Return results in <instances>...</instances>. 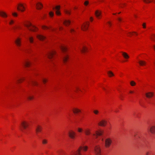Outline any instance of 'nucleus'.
Returning <instances> with one entry per match:
<instances>
[{
	"label": "nucleus",
	"mask_w": 155,
	"mask_h": 155,
	"mask_svg": "<svg viewBox=\"0 0 155 155\" xmlns=\"http://www.w3.org/2000/svg\"><path fill=\"white\" fill-rule=\"evenodd\" d=\"M88 2L87 1H85L84 3V4L85 5H87L88 4Z\"/></svg>",
	"instance_id": "nucleus-45"
},
{
	"label": "nucleus",
	"mask_w": 155,
	"mask_h": 155,
	"mask_svg": "<svg viewBox=\"0 0 155 155\" xmlns=\"http://www.w3.org/2000/svg\"><path fill=\"white\" fill-rule=\"evenodd\" d=\"M103 132V131L101 130L97 131L95 132V134H93V135L95 136L96 138H97L98 136L101 135Z\"/></svg>",
	"instance_id": "nucleus-13"
},
{
	"label": "nucleus",
	"mask_w": 155,
	"mask_h": 155,
	"mask_svg": "<svg viewBox=\"0 0 155 155\" xmlns=\"http://www.w3.org/2000/svg\"><path fill=\"white\" fill-rule=\"evenodd\" d=\"M73 111L74 113V114H77L78 113L81 112V110H80L78 109L77 108L74 109L73 110Z\"/></svg>",
	"instance_id": "nucleus-26"
},
{
	"label": "nucleus",
	"mask_w": 155,
	"mask_h": 155,
	"mask_svg": "<svg viewBox=\"0 0 155 155\" xmlns=\"http://www.w3.org/2000/svg\"><path fill=\"white\" fill-rule=\"evenodd\" d=\"M56 52L54 51H52L50 52H49L47 54L48 58L51 60L53 55Z\"/></svg>",
	"instance_id": "nucleus-5"
},
{
	"label": "nucleus",
	"mask_w": 155,
	"mask_h": 155,
	"mask_svg": "<svg viewBox=\"0 0 155 155\" xmlns=\"http://www.w3.org/2000/svg\"><path fill=\"white\" fill-rule=\"evenodd\" d=\"M47 81V80L45 79H43L42 80V81L44 83H45Z\"/></svg>",
	"instance_id": "nucleus-48"
},
{
	"label": "nucleus",
	"mask_w": 155,
	"mask_h": 155,
	"mask_svg": "<svg viewBox=\"0 0 155 155\" xmlns=\"http://www.w3.org/2000/svg\"><path fill=\"white\" fill-rule=\"evenodd\" d=\"M122 5H126L125 3H122Z\"/></svg>",
	"instance_id": "nucleus-54"
},
{
	"label": "nucleus",
	"mask_w": 155,
	"mask_h": 155,
	"mask_svg": "<svg viewBox=\"0 0 155 155\" xmlns=\"http://www.w3.org/2000/svg\"><path fill=\"white\" fill-rule=\"evenodd\" d=\"M60 47L61 50L63 52H66L67 50V48L65 46L61 45Z\"/></svg>",
	"instance_id": "nucleus-20"
},
{
	"label": "nucleus",
	"mask_w": 155,
	"mask_h": 155,
	"mask_svg": "<svg viewBox=\"0 0 155 155\" xmlns=\"http://www.w3.org/2000/svg\"><path fill=\"white\" fill-rule=\"evenodd\" d=\"M42 129V127L39 125H38L36 126L35 128V131L37 135L38 134V133L41 132V131Z\"/></svg>",
	"instance_id": "nucleus-11"
},
{
	"label": "nucleus",
	"mask_w": 155,
	"mask_h": 155,
	"mask_svg": "<svg viewBox=\"0 0 155 155\" xmlns=\"http://www.w3.org/2000/svg\"><path fill=\"white\" fill-rule=\"evenodd\" d=\"M36 6L38 9H41L43 7L42 4L40 2H38L36 4Z\"/></svg>",
	"instance_id": "nucleus-21"
},
{
	"label": "nucleus",
	"mask_w": 155,
	"mask_h": 155,
	"mask_svg": "<svg viewBox=\"0 0 155 155\" xmlns=\"http://www.w3.org/2000/svg\"><path fill=\"white\" fill-rule=\"evenodd\" d=\"M49 15L50 17H52L54 16V12H50L49 13Z\"/></svg>",
	"instance_id": "nucleus-35"
},
{
	"label": "nucleus",
	"mask_w": 155,
	"mask_h": 155,
	"mask_svg": "<svg viewBox=\"0 0 155 155\" xmlns=\"http://www.w3.org/2000/svg\"><path fill=\"white\" fill-rule=\"evenodd\" d=\"M121 12H120L118 13V14H120Z\"/></svg>",
	"instance_id": "nucleus-64"
},
{
	"label": "nucleus",
	"mask_w": 155,
	"mask_h": 155,
	"mask_svg": "<svg viewBox=\"0 0 155 155\" xmlns=\"http://www.w3.org/2000/svg\"><path fill=\"white\" fill-rule=\"evenodd\" d=\"M27 98L29 100H32L33 99V96H28L27 97Z\"/></svg>",
	"instance_id": "nucleus-40"
},
{
	"label": "nucleus",
	"mask_w": 155,
	"mask_h": 155,
	"mask_svg": "<svg viewBox=\"0 0 155 155\" xmlns=\"http://www.w3.org/2000/svg\"><path fill=\"white\" fill-rule=\"evenodd\" d=\"M155 128L154 127H151L150 129V131L152 134L154 133Z\"/></svg>",
	"instance_id": "nucleus-29"
},
{
	"label": "nucleus",
	"mask_w": 155,
	"mask_h": 155,
	"mask_svg": "<svg viewBox=\"0 0 155 155\" xmlns=\"http://www.w3.org/2000/svg\"><path fill=\"white\" fill-rule=\"evenodd\" d=\"M122 53L123 56L125 58L127 59L129 58V57L127 53L124 52H122Z\"/></svg>",
	"instance_id": "nucleus-25"
},
{
	"label": "nucleus",
	"mask_w": 155,
	"mask_h": 155,
	"mask_svg": "<svg viewBox=\"0 0 155 155\" xmlns=\"http://www.w3.org/2000/svg\"><path fill=\"white\" fill-rule=\"evenodd\" d=\"M84 133L86 135H88L91 134L90 130L89 129H86L84 130Z\"/></svg>",
	"instance_id": "nucleus-23"
},
{
	"label": "nucleus",
	"mask_w": 155,
	"mask_h": 155,
	"mask_svg": "<svg viewBox=\"0 0 155 155\" xmlns=\"http://www.w3.org/2000/svg\"><path fill=\"white\" fill-rule=\"evenodd\" d=\"M71 23V21L69 20H65L63 22V24L65 25H69Z\"/></svg>",
	"instance_id": "nucleus-24"
},
{
	"label": "nucleus",
	"mask_w": 155,
	"mask_h": 155,
	"mask_svg": "<svg viewBox=\"0 0 155 155\" xmlns=\"http://www.w3.org/2000/svg\"><path fill=\"white\" fill-rule=\"evenodd\" d=\"M106 123L107 121L105 120H102L98 123V124L101 126H105Z\"/></svg>",
	"instance_id": "nucleus-18"
},
{
	"label": "nucleus",
	"mask_w": 155,
	"mask_h": 155,
	"mask_svg": "<svg viewBox=\"0 0 155 155\" xmlns=\"http://www.w3.org/2000/svg\"><path fill=\"white\" fill-rule=\"evenodd\" d=\"M107 23L108 24V25H109V26L110 27V26H111V23L110 22V21H108V22H107Z\"/></svg>",
	"instance_id": "nucleus-49"
},
{
	"label": "nucleus",
	"mask_w": 155,
	"mask_h": 155,
	"mask_svg": "<svg viewBox=\"0 0 155 155\" xmlns=\"http://www.w3.org/2000/svg\"><path fill=\"white\" fill-rule=\"evenodd\" d=\"M83 130L81 128H78V131L79 132H82Z\"/></svg>",
	"instance_id": "nucleus-42"
},
{
	"label": "nucleus",
	"mask_w": 155,
	"mask_h": 155,
	"mask_svg": "<svg viewBox=\"0 0 155 155\" xmlns=\"http://www.w3.org/2000/svg\"><path fill=\"white\" fill-rule=\"evenodd\" d=\"M121 8H123V6H121Z\"/></svg>",
	"instance_id": "nucleus-62"
},
{
	"label": "nucleus",
	"mask_w": 155,
	"mask_h": 155,
	"mask_svg": "<svg viewBox=\"0 0 155 155\" xmlns=\"http://www.w3.org/2000/svg\"><path fill=\"white\" fill-rule=\"evenodd\" d=\"M87 146L84 147H81L76 152V153H74L71 155H81V153H80V151L82 149H83L84 150L86 151L87 150Z\"/></svg>",
	"instance_id": "nucleus-3"
},
{
	"label": "nucleus",
	"mask_w": 155,
	"mask_h": 155,
	"mask_svg": "<svg viewBox=\"0 0 155 155\" xmlns=\"http://www.w3.org/2000/svg\"><path fill=\"white\" fill-rule=\"evenodd\" d=\"M37 37L38 38L41 40H43L45 38V37L42 35H37Z\"/></svg>",
	"instance_id": "nucleus-17"
},
{
	"label": "nucleus",
	"mask_w": 155,
	"mask_h": 155,
	"mask_svg": "<svg viewBox=\"0 0 155 155\" xmlns=\"http://www.w3.org/2000/svg\"><path fill=\"white\" fill-rule=\"evenodd\" d=\"M55 9L56 10L55 12L56 14L57 15H61V13L59 11L60 9V6H56L55 8L54 7L53 8V9Z\"/></svg>",
	"instance_id": "nucleus-14"
},
{
	"label": "nucleus",
	"mask_w": 155,
	"mask_h": 155,
	"mask_svg": "<svg viewBox=\"0 0 155 155\" xmlns=\"http://www.w3.org/2000/svg\"><path fill=\"white\" fill-rule=\"evenodd\" d=\"M134 16H135V18H137V16L136 15H134Z\"/></svg>",
	"instance_id": "nucleus-58"
},
{
	"label": "nucleus",
	"mask_w": 155,
	"mask_h": 155,
	"mask_svg": "<svg viewBox=\"0 0 155 155\" xmlns=\"http://www.w3.org/2000/svg\"><path fill=\"white\" fill-rule=\"evenodd\" d=\"M69 31L71 33H72L73 32H74L75 31V30L73 29L72 28L70 29Z\"/></svg>",
	"instance_id": "nucleus-41"
},
{
	"label": "nucleus",
	"mask_w": 155,
	"mask_h": 155,
	"mask_svg": "<svg viewBox=\"0 0 155 155\" xmlns=\"http://www.w3.org/2000/svg\"><path fill=\"white\" fill-rule=\"evenodd\" d=\"M80 49L81 52L84 53L86 51L87 48L86 47L83 46L82 48H80Z\"/></svg>",
	"instance_id": "nucleus-28"
},
{
	"label": "nucleus",
	"mask_w": 155,
	"mask_h": 155,
	"mask_svg": "<svg viewBox=\"0 0 155 155\" xmlns=\"http://www.w3.org/2000/svg\"><path fill=\"white\" fill-rule=\"evenodd\" d=\"M90 21H92L93 20V18L92 17H91L90 18Z\"/></svg>",
	"instance_id": "nucleus-53"
},
{
	"label": "nucleus",
	"mask_w": 155,
	"mask_h": 155,
	"mask_svg": "<svg viewBox=\"0 0 155 155\" xmlns=\"http://www.w3.org/2000/svg\"><path fill=\"white\" fill-rule=\"evenodd\" d=\"M69 136L72 139H74L75 135V133L73 131H71L68 133Z\"/></svg>",
	"instance_id": "nucleus-12"
},
{
	"label": "nucleus",
	"mask_w": 155,
	"mask_h": 155,
	"mask_svg": "<svg viewBox=\"0 0 155 155\" xmlns=\"http://www.w3.org/2000/svg\"><path fill=\"white\" fill-rule=\"evenodd\" d=\"M17 9L18 10L20 11L21 12L24 11L25 9V7L22 4H18V6L17 8Z\"/></svg>",
	"instance_id": "nucleus-6"
},
{
	"label": "nucleus",
	"mask_w": 155,
	"mask_h": 155,
	"mask_svg": "<svg viewBox=\"0 0 155 155\" xmlns=\"http://www.w3.org/2000/svg\"><path fill=\"white\" fill-rule=\"evenodd\" d=\"M143 28H146V23H143Z\"/></svg>",
	"instance_id": "nucleus-47"
},
{
	"label": "nucleus",
	"mask_w": 155,
	"mask_h": 155,
	"mask_svg": "<svg viewBox=\"0 0 155 155\" xmlns=\"http://www.w3.org/2000/svg\"><path fill=\"white\" fill-rule=\"evenodd\" d=\"M143 1L146 3H149L151 2V0H143Z\"/></svg>",
	"instance_id": "nucleus-37"
},
{
	"label": "nucleus",
	"mask_w": 155,
	"mask_h": 155,
	"mask_svg": "<svg viewBox=\"0 0 155 155\" xmlns=\"http://www.w3.org/2000/svg\"><path fill=\"white\" fill-rule=\"evenodd\" d=\"M107 73L109 77H111L114 75V74L111 71H108Z\"/></svg>",
	"instance_id": "nucleus-30"
},
{
	"label": "nucleus",
	"mask_w": 155,
	"mask_h": 155,
	"mask_svg": "<svg viewBox=\"0 0 155 155\" xmlns=\"http://www.w3.org/2000/svg\"><path fill=\"white\" fill-rule=\"evenodd\" d=\"M93 112L94 114H96V115L97 114H98V113H99V111H98V110H94L93 111Z\"/></svg>",
	"instance_id": "nucleus-36"
},
{
	"label": "nucleus",
	"mask_w": 155,
	"mask_h": 155,
	"mask_svg": "<svg viewBox=\"0 0 155 155\" xmlns=\"http://www.w3.org/2000/svg\"><path fill=\"white\" fill-rule=\"evenodd\" d=\"M14 21L12 20H11L10 22H9V24L11 25L14 23Z\"/></svg>",
	"instance_id": "nucleus-50"
},
{
	"label": "nucleus",
	"mask_w": 155,
	"mask_h": 155,
	"mask_svg": "<svg viewBox=\"0 0 155 155\" xmlns=\"http://www.w3.org/2000/svg\"><path fill=\"white\" fill-rule=\"evenodd\" d=\"M25 26L27 27L29 30L33 31H35L37 28L35 26L32 25L30 22H28L25 24Z\"/></svg>",
	"instance_id": "nucleus-1"
},
{
	"label": "nucleus",
	"mask_w": 155,
	"mask_h": 155,
	"mask_svg": "<svg viewBox=\"0 0 155 155\" xmlns=\"http://www.w3.org/2000/svg\"><path fill=\"white\" fill-rule=\"evenodd\" d=\"M31 62L27 60H25L23 62V64L26 67H28L30 65Z\"/></svg>",
	"instance_id": "nucleus-15"
},
{
	"label": "nucleus",
	"mask_w": 155,
	"mask_h": 155,
	"mask_svg": "<svg viewBox=\"0 0 155 155\" xmlns=\"http://www.w3.org/2000/svg\"><path fill=\"white\" fill-rule=\"evenodd\" d=\"M118 20L119 21H122L121 19L120 18H118Z\"/></svg>",
	"instance_id": "nucleus-52"
},
{
	"label": "nucleus",
	"mask_w": 155,
	"mask_h": 155,
	"mask_svg": "<svg viewBox=\"0 0 155 155\" xmlns=\"http://www.w3.org/2000/svg\"><path fill=\"white\" fill-rule=\"evenodd\" d=\"M133 92H133V91H130V93H133Z\"/></svg>",
	"instance_id": "nucleus-55"
},
{
	"label": "nucleus",
	"mask_w": 155,
	"mask_h": 155,
	"mask_svg": "<svg viewBox=\"0 0 155 155\" xmlns=\"http://www.w3.org/2000/svg\"><path fill=\"white\" fill-rule=\"evenodd\" d=\"M130 84L131 86H133L136 85V83L134 81H130Z\"/></svg>",
	"instance_id": "nucleus-32"
},
{
	"label": "nucleus",
	"mask_w": 155,
	"mask_h": 155,
	"mask_svg": "<svg viewBox=\"0 0 155 155\" xmlns=\"http://www.w3.org/2000/svg\"><path fill=\"white\" fill-rule=\"evenodd\" d=\"M112 142V140L110 139L109 138L106 139L105 141V147L107 148L109 147L110 145Z\"/></svg>",
	"instance_id": "nucleus-4"
},
{
	"label": "nucleus",
	"mask_w": 155,
	"mask_h": 155,
	"mask_svg": "<svg viewBox=\"0 0 155 155\" xmlns=\"http://www.w3.org/2000/svg\"><path fill=\"white\" fill-rule=\"evenodd\" d=\"M75 89H76L74 91L75 92H77V91L78 90H79L81 91V90L78 87H76Z\"/></svg>",
	"instance_id": "nucleus-44"
},
{
	"label": "nucleus",
	"mask_w": 155,
	"mask_h": 155,
	"mask_svg": "<svg viewBox=\"0 0 155 155\" xmlns=\"http://www.w3.org/2000/svg\"><path fill=\"white\" fill-rule=\"evenodd\" d=\"M118 111V110H115V112H117Z\"/></svg>",
	"instance_id": "nucleus-60"
},
{
	"label": "nucleus",
	"mask_w": 155,
	"mask_h": 155,
	"mask_svg": "<svg viewBox=\"0 0 155 155\" xmlns=\"http://www.w3.org/2000/svg\"><path fill=\"white\" fill-rule=\"evenodd\" d=\"M95 15L98 18H100L101 15V12L99 10H97L95 12Z\"/></svg>",
	"instance_id": "nucleus-9"
},
{
	"label": "nucleus",
	"mask_w": 155,
	"mask_h": 155,
	"mask_svg": "<svg viewBox=\"0 0 155 155\" xmlns=\"http://www.w3.org/2000/svg\"><path fill=\"white\" fill-rule=\"evenodd\" d=\"M0 16L3 18H6L7 16L6 13L3 11H0Z\"/></svg>",
	"instance_id": "nucleus-19"
},
{
	"label": "nucleus",
	"mask_w": 155,
	"mask_h": 155,
	"mask_svg": "<svg viewBox=\"0 0 155 155\" xmlns=\"http://www.w3.org/2000/svg\"><path fill=\"white\" fill-rule=\"evenodd\" d=\"M15 42L17 46L19 48L21 45V39L19 38H18L15 41Z\"/></svg>",
	"instance_id": "nucleus-10"
},
{
	"label": "nucleus",
	"mask_w": 155,
	"mask_h": 155,
	"mask_svg": "<svg viewBox=\"0 0 155 155\" xmlns=\"http://www.w3.org/2000/svg\"><path fill=\"white\" fill-rule=\"evenodd\" d=\"M29 41L30 43H32L33 42L34 39H33V37H29Z\"/></svg>",
	"instance_id": "nucleus-33"
},
{
	"label": "nucleus",
	"mask_w": 155,
	"mask_h": 155,
	"mask_svg": "<svg viewBox=\"0 0 155 155\" xmlns=\"http://www.w3.org/2000/svg\"><path fill=\"white\" fill-rule=\"evenodd\" d=\"M152 153L151 151H147L146 153V155H151Z\"/></svg>",
	"instance_id": "nucleus-39"
},
{
	"label": "nucleus",
	"mask_w": 155,
	"mask_h": 155,
	"mask_svg": "<svg viewBox=\"0 0 155 155\" xmlns=\"http://www.w3.org/2000/svg\"><path fill=\"white\" fill-rule=\"evenodd\" d=\"M12 14L14 16H17V14L16 13H13Z\"/></svg>",
	"instance_id": "nucleus-46"
},
{
	"label": "nucleus",
	"mask_w": 155,
	"mask_h": 155,
	"mask_svg": "<svg viewBox=\"0 0 155 155\" xmlns=\"http://www.w3.org/2000/svg\"><path fill=\"white\" fill-rule=\"evenodd\" d=\"M129 34H130V35H132V34L131 32H130Z\"/></svg>",
	"instance_id": "nucleus-56"
},
{
	"label": "nucleus",
	"mask_w": 155,
	"mask_h": 155,
	"mask_svg": "<svg viewBox=\"0 0 155 155\" xmlns=\"http://www.w3.org/2000/svg\"><path fill=\"white\" fill-rule=\"evenodd\" d=\"M42 28L44 29H48V28L45 26H42Z\"/></svg>",
	"instance_id": "nucleus-43"
},
{
	"label": "nucleus",
	"mask_w": 155,
	"mask_h": 155,
	"mask_svg": "<svg viewBox=\"0 0 155 155\" xmlns=\"http://www.w3.org/2000/svg\"><path fill=\"white\" fill-rule=\"evenodd\" d=\"M42 143L43 144H45L47 143V141L46 139H44L42 140Z\"/></svg>",
	"instance_id": "nucleus-38"
},
{
	"label": "nucleus",
	"mask_w": 155,
	"mask_h": 155,
	"mask_svg": "<svg viewBox=\"0 0 155 155\" xmlns=\"http://www.w3.org/2000/svg\"><path fill=\"white\" fill-rule=\"evenodd\" d=\"M65 13L68 15H70L71 14V12L70 11L67 10H65L64 11Z\"/></svg>",
	"instance_id": "nucleus-34"
},
{
	"label": "nucleus",
	"mask_w": 155,
	"mask_h": 155,
	"mask_svg": "<svg viewBox=\"0 0 155 155\" xmlns=\"http://www.w3.org/2000/svg\"><path fill=\"white\" fill-rule=\"evenodd\" d=\"M113 15H115L116 14H114V13H113Z\"/></svg>",
	"instance_id": "nucleus-63"
},
{
	"label": "nucleus",
	"mask_w": 155,
	"mask_h": 155,
	"mask_svg": "<svg viewBox=\"0 0 155 155\" xmlns=\"http://www.w3.org/2000/svg\"><path fill=\"white\" fill-rule=\"evenodd\" d=\"M89 25V23L87 22L84 23L83 25H81V28L82 29L83 31L87 30L88 28Z\"/></svg>",
	"instance_id": "nucleus-8"
},
{
	"label": "nucleus",
	"mask_w": 155,
	"mask_h": 155,
	"mask_svg": "<svg viewBox=\"0 0 155 155\" xmlns=\"http://www.w3.org/2000/svg\"><path fill=\"white\" fill-rule=\"evenodd\" d=\"M94 151L97 155H101V150L100 147L98 146H96L94 148Z\"/></svg>",
	"instance_id": "nucleus-7"
},
{
	"label": "nucleus",
	"mask_w": 155,
	"mask_h": 155,
	"mask_svg": "<svg viewBox=\"0 0 155 155\" xmlns=\"http://www.w3.org/2000/svg\"><path fill=\"white\" fill-rule=\"evenodd\" d=\"M68 58V55L67 54L64 55L63 56L62 59L64 63H65Z\"/></svg>",
	"instance_id": "nucleus-16"
},
{
	"label": "nucleus",
	"mask_w": 155,
	"mask_h": 155,
	"mask_svg": "<svg viewBox=\"0 0 155 155\" xmlns=\"http://www.w3.org/2000/svg\"><path fill=\"white\" fill-rule=\"evenodd\" d=\"M138 62L140 65L141 66H143L145 65L146 64V62L143 61H139Z\"/></svg>",
	"instance_id": "nucleus-27"
},
{
	"label": "nucleus",
	"mask_w": 155,
	"mask_h": 155,
	"mask_svg": "<svg viewBox=\"0 0 155 155\" xmlns=\"http://www.w3.org/2000/svg\"><path fill=\"white\" fill-rule=\"evenodd\" d=\"M29 124L25 121L22 122L21 124V130L24 132V130L28 126Z\"/></svg>",
	"instance_id": "nucleus-2"
},
{
	"label": "nucleus",
	"mask_w": 155,
	"mask_h": 155,
	"mask_svg": "<svg viewBox=\"0 0 155 155\" xmlns=\"http://www.w3.org/2000/svg\"><path fill=\"white\" fill-rule=\"evenodd\" d=\"M153 95V94L151 92H149L147 93L146 94V97L148 98H150L152 97Z\"/></svg>",
	"instance_id": "nucleus-22"
},
{
	"label": "nucleus",
	"mask_w": 155,
	"mask_h": 155,
	"mask_svg": "<svg viewBox=\"0 0 155 155\" xmlns=\"http://www.w3.org/2000/svg\"><path fill=\"white\" fill-rule=\"evenodd\" d=\"M61 29H62V28H61V27L59 28V29L60 30H61Z\"/></svg>",
	"instance_id": "nucleus-57"
},
{
	"label": "nucleus",
	"mask_w": 155,
	"mask_h": 155,
	"mask_svg": "<svg viewBox=\"0 0 155 155\" xmlns=\"http://www.w3.org/2000/svg\"><path fill=\"white\" fill-rule=\"evenodd\" d=\"M103 88L106 91L104 87H103Z\"/></svg>",
	"instance_id": "nucleus-59"
},
{
	"label": "nucleus",
	"mask_w": 155,
	"mask_h": 155,
	"mask_svg": "<svg viewBox=\"0 0 155 155\" xmlns=\"http://www.w3.org/2000/svg\"><path fill=\"white\" fill-rule=\"evenodd\" d=\"M31 84H32V85H37L38 84V83L37 82H36V81H31Z\"/></svg>",
	"instance_id": "nucleus-31"
},
{
	"label": "nucleus",
	"mask_w": 155,
	"mask_h": 155,
	"mask_svg": "<svg viewBox=\"0 0 155 155\" xmlns=\"http://www.w3.org/2000/svg\"><path fill=\"white\" fill-rule=\"evenodd\" d=\"M24 79H23H23H22V78H21V79H19V80H18V82H21V80H23Z\"/></svg>",
	"instance_id": "nucleus-51"
},
{
	"label": "nucleus",
	"mask_w": 155,
	"mask_h": 155,
	"mask_svg": "<svg viewBox=\"0 0 155 155\" xmlns=\"http://www.w3.org/2000/svg\"><path fill=\"white\" fill-rule=\"evenodd\" d=\"M133 33H134L136 34V32H133Z\"/></svg>",
	"instance_id": "nucleus-61"
}]
</instances>
